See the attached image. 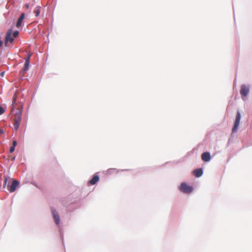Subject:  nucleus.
I'll return each mask as SVG.
<instances>
[{
    "mask_svg": "<svg viewBox=\"0 0 252 252\" xmlns=\"http://www.w3.org/2000/svg\"><path fill=\"white\" fill-rule=\"evenodd\" d=\"M22 114V108H19L14 116V123L13 124L14 129L17 130L20 126L21 121V116Z\"/></svg>",
    "mask_w": 252,
    "mask_h": 252,
    "instance_id": "1",
    "label": "nucleus"
},
{
    "mask_svg": "<svg viewBox=\"0 0 252 252\" xmlns=\"http://www.w3.org/2000/svg\"><path fill=\"white\" fill-rule=\"evenodd\" d=\"M179 189L182 192L185 193H189L193 190L192 187L188 185L186 183H182L179 187Z\"/></svg>",
    "mask_w": 252,
    "mask_h": 252,
    "instance_id": "2",
    "label": "nucleus"
},
{
    "mask_svg": "<svg viewBox=\"0 0 252 252\" xmlns=\"http://www.w3.org/2000/svg\"><path fill=\"white\" fill-rule=\"evenodd\" d=\"M241 119V114L238 111L236 114V119L234 123V125L233 127L232 128V132H235L238 128V127L239 125L240 121Z\"/></svg>",
    "mask_w": 252,
    "mask_h": 252,
    "instance_id": "3",
    "label": "nucleus"
},
{
    "mask_svg": "<svg viewBox=\"0 0 252 252\" xmlns=\"http://www.w3.org/2000/svg\"><path fill=\"white\" fill-rule=\"evenodd\" d=\"M12 30L11 29H9L6 32L5 38V44L6 45V44L9 42L10 43H12L14 39L12 37Z\"/></svg>",
    "mask_w": 252,
    "mask_h": 252,
    "instance_id": "4",
    "label": "nucleus"
},
{
    "mask_svg": "<svg viewBox=\"0 0 252 252\" xmlns=\"http://www.w3.org/2000/svg\"><path fill=\"white\" fill-rule=\"evenodd\" d=\"M250 88L246 85H242L240 91L241 95L243 96H246L249 92Z\"/></svg>",
    "mask_w": 252,
    "mask_h": 252,
    "instance_id": "5",
    "label": "nucleus"
},
{
    "mask_svg": "<svg viewBox=\"0 0 252 252\" xmlns=\"http://www.w3.org/2000/svg\"><path fill=\"white\" fill-rule=\"evenodd\" d=\"M51 211L52 213V215L54 220V221L57 225H59L60 222V217L57 212L56 210L54 209H51Z\"/></svg>",
    "mask_w": 252,
    "mask_h": 252,
    "instance_id": "6",
    "label": "nucleus"
},
{
    "mask_svg": "<svg viewBox=\"0 0 252 252\" xmlns=\"http://www.w3.org/2000/svg\"><path fill=\"white\" fill-rule=\"evenodd\" d=\"M19 184V183L17 180H13L11 185L8 187L9 191L10 192L15 191Z\"/></svg>",
    "mask_w": 252,
    "mask_h": 252,
    "instance_id": "7",
    "label": "nucleus"
},
{
    "mask_svg": "<svg viewBox=\"0 0 252 252\" xmlns=\"http://www.w3.org/2000/svg\"><path fill=\"white\" fill-rule=\"evenodd\" d=\"M201 158L203 161L205 162L209 161L211 159V156L210 153L209 152L203 153L201 155Z\"/></svg>",
    "mask_w": 252,
    "mask_h": 252,
    "instance_id": "8",
    "label": "nucleus"
},
{
    "mask_svg": "<svg viewBox=\"0 0 252 252\" xmlns=\"http://www.w3.org/2000/svg\"><path fill=\"white\" fill-rule=\"evenodd\" d=\"M99 180L98 175L95 174L93 176V178L89 181V184L92 185H95Z\"/></svg>",
    "mask_w": 252,
    "mask_h": 252,
    "instance_id": "9",
    "label": "nucleus"
},
{
    "mask_svg": "<svg viewBox=\"0 0 252 252\" xmlns=\"http://www.w3.org/2000/svg\"><path fill=\"white\" fill-rule=\"evenodd\" d=\"M25 17V14L24 13H22L20 17L18 18L17 21V23H16V27L17 28H19L21 26V24H22V23L23 21V19Z\"/></svg>",
    "mask_w": 252,
    "mask_h": 252,
    "instance_id": "10",
    "label": "nucleus"
},
{
    "mask_svg": "<svg viewBox=\"0 0 252 252\" xmlns=\"http://www.w3.org/2000/svg\"><path fill=\"white\" fill-rule=\"evenodd\" d=\"M193 174L195 177H199L203 174L202 169L201 168L196 169L193 171Z\"/></svg>",
    "mask_w": 252,
    "mask_h": 252,
    "instance_id": "11",
    "label": "nucleus"
},
{
    "mask_svg": "<svg viewBox=\"0 0 252 252\" xmlns=\"http://www.w3.org/2000/svg\"><path fill=\"white\" fill-rule=\"evenodd\" d=\"M41 7L37 6L34 8L33 13L36 17H37L39 15L40 13Z\"/></svg>",
    "mask_w": 252,
    "mask_h": 252,
    "instance_id": "12",
    "label": "nucleus"
},
{
    "mask_svg": "<svg viewBox=\"0 0 252 252\" xmlns=\"http://www.w3.org/2000/svg\"><path fill=\"white\" fill-rule=\"evenodd\" d=\"M30 65V61H25V63H24V66L23 69V71L24 72H26L28 69Z\"/></svg>",
    "mask_w": 252,
    "mask_h": 252,
    "instance_id": "13",
    "label": "nucleus"
},
{
    "mask_svg": "<svg viewBox=\"0 0 252 252\" xmlns=\"http://www.w3.org/2000/svg\"><path fill=\"white\" fill-rule=\"evenodd\" d=\"M31 56H32V54H29L27 55V57L25 58V61H30Z\"/></svg>",
    "mask_w": 252,
    "mask_h": 252,
    "instance_id": "14",
    "label": "nucleus"
},
{
    "mask_svg": "<svg viewBox=\"0 0 252 252\" xmlns=\"http://www.w3.org/2000/svg\"><path fill=\"white\" fill-rule=\"evenodd\" d=\"M19 34V32L18 31H15L13 33V36L14 37H16Z\"/></svg>",
    "mask_w": 252,
    "mask_h": 252,
    "instance_id": "15",
    "label": "nucleus"
},
{
    "mask_svg": "<svg viewBox=\"0 0 252 252\" xmlns=\"http://www.w3.org/2000/svg\"><path fill=\"white\" fill-rule=\"evenodd\" d=\"M4 112V110L1 106H0V115L2 114Z\"/></svg>",
    "mask_w": 252,
    "mask_h": 252,
    "instance_id": "16",
    "label": "nucleus"
},
{
    "mask_svg": "<svg viewBox=\"0 0 252 252\" xmlns=\"http://www.w3.org/2000/svg\"><path fill=\"white\" fill-rule=\"evenodd\" d=\"M15 150V147L14 146H12L9 150L10 153H13Z\"/></svg>",
    "mask_w": 252,
    "mask_h": 252,
    "instance_id": "17",
    "label": "nucleus"
},
{
    "mask_svg": "<svg viewBox=\"0 0 252 252\" xmlns=\"http://www.w3.org/2000/svg\"><path fill=\"white\" fill-rule=\"evenodd\" d=\"M16 145H17L16 141H15V140L13 141L12 142V146H14L15 147L16 146Z\"/></svg>",
    "mask_w": 252,
    "mask_h": 252,
    "instance_id": "18",
    "label": "nucleus"
},
{
    "mask_svg": "<svg viewBox=\"0 0 252 252\" xmlns=\"http://www.w3.org/2000/svg\"><path fill=\"white\" fill-rule=\"evenodd\" d=\"M16 98H17V95L16 94H14L13 95V100L16 101Z\"/></svg>",
    "mask_w": 252,
    "mask_h": 252,
    "instance_id": "19",
    "label": "nucleus"
},
{
    "mask_svg": "<svg viewBox=\"0 0 252 252\" xmlns=\"http://www.w3.org/2000/svg\"><path fill=\"white\" fill-rule=\"evenodd\" d=\"M16 101L12 100V105L13 107H14V105L16 104Z\"/></svg>",
    "mask_w": 252,
    "mask_h": 252,
    "instance_id": "20",
    "label": "nucleus"
},
{
    "mask_svg": "<svg viewBox=\"0 0 252 252\" xmlns=\"http://www.w3.org/2000/svg\"><path fill=\"white\" fill-rule=\"evenodd\" d=\"M25 6L27 9H28L30 7V4L29 3H27L26 4Z\"/></svg>",
    "mask_w": 252,
    "mask_h": 252,
    "instance_id": "21",
    "label": "nucleus"
},
{
    "mask_svg": "<svg viewBox=\"0 0 252 252\" xmlns=\"http://www.w3.org/2000/svg\"><path fill=\"white\" fill-rule=\"evenodd\" d=\"M4 72H2L1 73V76H3V74H4Z\"/></svg>",
    "mask_w": 252,
    "mask_h": 252,
    "instance_id": "22",
    "label": "nucleus"
},
{
    "mask_svg": "<svg viewBox=\"0 0 252 252\" xmlns=\"http://www.w3.org/2000/svg\"><path fill=\"white\" fill-rule=\"evenodd\" d=\"M7 180V178H6V179H5V183H6Z\"/></svg>",
    "mask_w": 252,
    "mask_h": 252,
    "instance_id": "23",
    "label": "nucleus"
},
{
    "mask_svg": "<svg viewBox=\"0 0 252 252\" xmlns=\"http://www.w3.org/2000/svg\"><path fill=\"white\" fill-rule=\"evenodd\" d=\"M0 132H2V130H0Z\"/></svg>",
    "mask_w": 252,
    "mask_h": 252,
    "instance_id": "24",
    "label": "nucleus"
}]
</instances>
